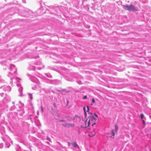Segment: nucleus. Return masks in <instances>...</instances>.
<instances>
[{
  "label": "nucleus",
  "mask_w": 151,
  "mask_h": 151,
  "mask_svg": "<svg viewBox=\"0 0 151 151\" xmlns=\"http://www.w3.org/2000/svg\"><path fill=\"white\" fill-rule=\"evenodd\" d=\"M95 135V133H94V134L93 135Z\"/></svg>",
  "instance_id": "24"
},
{
  "label": "nucleus",
  "mask_w": 151,
  "mask_h": 151,
  "mask_svg": "<svg viewBox=\"0 0 151 151\" xmlns=\"http://www.w3.org/2000/svg\"><path fill=\"white\" fill-rule=\"evenodd\" d=\"M64 118L68 121H70L72 119V118L71 117L68 116H64Z\"/></svg>",
  "instance_id": "5"
},
{
  "label": "nucleus",
  "mask_w": 151,
  "mask_h": 151,
  "mask_svg": "<svg viewBox=\"0 0 151 151\" xmlns=\"http://www.w3.org/2000/svg\"><path fill=\"white\" fill-rule=\"evenodd\" d=\"M79 119H80L81 121V120H82V118H79Z\"/></svg>",
  "instance_id": "22"
},
{
  "label": "nucleus",
  "mask_w": 151,
  "mask_h": 151,
  "mask_svg": "<svg viewBox=\"0 0 151 151\" xmlns=\"http://www.w3.org/2000/svg\"><path fill=\"white\" fill-rule=\"evenodd\" d=\"M74 125V123L70 124L69 123H68L67 127H73Z\"/></svg>",
  "instance_id": "7"
},
{
  "label": "nucleus",
  "mask_w": 151,
  "mask_h": 151,
  "mask_svg": "<svg viewBox=\"0 0 151 151\" xmlns=\"http://www.w3.org/2000/svg\"><path fill=\"white\" fill-rule=\"evenodd\" d=\"M92 102L93 103H95V100L94 99H92Z\"/></svg>",
  "instance_id": "16"
},
{
  "label": "nucleus",
  "mask_w": 151,
  "mask_h": 151,
  "mask_svg": "<svg viewBox=\"0 0 151 151\" xmlns=\"http://www.w3.org/2000/svg\"><path fill=\"white\" fill-rule=\"evenodd\" d=\"M142 121L143 122V124L145 125V121L143 120H142Z\"/></svg>",
  "instance_id": "18"
},
{
  "label": "nucleus",
  "mask_w": 151,
  "mask_h": 151,
  "mask_svg": "<svg viewBox=\"0 0 151 151\" xmlns=\"http://www.w3.org/2000/svg\"><path fill=\"white\" fill-rule=\"evenodd\" d=\"M144 117V115L143 114H141L140 117L141 119H142Z\"/></svg>",
  "instance_id": "13"
},
{
  "label": "nucleus",
  "mask_w": 151,
  "mask_h": 151,
  "mask_svg": "<svg viewBox=\"0 0 151 151\" xmlns=\"http://www.w3.org/2000/svg\"><path fill=\"white\" fill-rule=\"evenodd\" d=\"M53 105H54V106L55 107H56H56H57V106H56V104L55 103H54H54H53Z\"/></svg>",
  "instance_id": "19"
},
{
  "label": "nucleus",
  "mask_w": 151,
  "mask_h": 151,
  "mask_svg": "<svg viewBox=\"0 0 151 151\" xmlns=\"http://www.w3.org/2000/svg\"><path fill=\"white\" fill-rule=\"evenodd\" d=\"M41 110L42 112H43V108L42 106H41Z\"/></svg>",
  "instance_id": "17"
},
{
  "label": "nucleus",
  "mask_w": 151,
  "mask_h": 151,
  "mask_svg": "<svg viewBox=\"0 0 151 151\" xmlns=\"http://www.w3.org/2000/svg\"><path fill=\"white\" fill-rule=\"evenodd\" d=\"M85 109H86V107H85L84 106L83 107V110L84 111V114H85V115H86V111Z\"/></svg>",
  "instance_id": "11"
},
{
  "label": "nucleus",
  "mask_w": 151,
  "mask_h": 151,
  "mask_svg": "<svg viewBox=\"0 0 151 151\" xmlns=\"http://www.w3.org/2000/svg\"><path fill=\"white\" fill-rule=\"evenodd\" d=\"M86 107L87 108V112H88L89 111V107L88 106H86Z\"/></svg>",
  "instance_id": "14"
},
{
  "label": "nucleus",
  "mask_w": 151,
  "mask_h": 151,
  "mask_svg": "<svg viewBox=\"0 0 151 151\" xmlns=\"http://www.w3.org/2000/svg\"><path fill=\"white\" fill-rule=\"evenodd\" d=\"M68 101L67 102V103H68Z\"/></svg>",
  "instance_id": "25"
},
{
  "label": "nucleus",
  "mask_w": 151,
  "mask_h": 151,
  "mask_svg": "<svg viewBox=\"0 0 151 151\" xmlns=\"http://www.w3.org/2000/svg\"><path fill=\"white\" fill-rule=\"evenodd\" d=\"M91 105H92H92H93V104H91Z\"/></svg>",
  "instance_id": "23"
},
{
  "label": "nucleus",
  "mask_w": 151,
  "mask_h": 151,
  "mask_svg": "<svg viewBox=\"0 0 151 151\" xmlns=\"http://www.w3.org/2000/svg\"><path fill=\"white\" fill-rule=\"evenodd\" d=\"M87 98V96H84L83 97V99H86Z\"/></svg>",
  "instance_id": "20"
},
{
  "label": "nucleus",
  "mask_w": 151,
  "mask_h": 151,
  "mask_svg": "<svg viewBox=\"0 0 151 151\" xmlns=\"http://www.w3.org/2000/svg\"><path fill=\"white\" fill-rule=\"evenodd\" d=\"M29 96H30V99L31 100H32L33 99V98L32 94H29Z\"/></svg>",
  "instance_id": "15"
},
{
  "label": "nucleus",
  "mask_w": 151,
  "mask_h": 151,
  "mask_svg": "<svg viewBox=\"0 0 151 151\" xmlns=\"http://www.w3.org/2000/svg\"><path fill=\"white\" fill-rule=\"evenodd\" d=\"M71 144L74 146L75 148L78 147V145L75 142H73L71 143Z\"/></svg>",
  "instance_id": "6"
},
{
  "label": "nucleus",
  "mask_w": 151,
  "mask_h": 151,
  "mask_svg": "<svg viewBox=\"0 0 151 151\" xmlns=\"http://www.w3.org/2000/svg\"><path fill=\"white\" fill-rule=\"evenodd\" d=\"M118 129V127L116 125L115 127V131L116 132H117Z\"/></svg>",
  "instance_id": "10"
},
{
  "label": "nucleus",
  "mask_w": 151,
  "mask_h": 151,
  "mask_svg": "<svg viewBox=\"0 0 151 151\" xmlns=\"http://www.w3.org/2000/svg\"><path fill=\"white\" fill-rule=\"evenodd\" d=\"M94 115L96 117V119L97 118H98V115L96 114H94Z\"/></svg>",
  "instance_id": "21"
},
{
  "label": "nucleus",
  "mask_w": 151,
  "mask_h": 151,
  "mask_svg": "<svg viewBox=\"0 0 151 151\" xmlns=\"http://www.w3.org/2000/svg\"><path fill=\"white\" fill-rule=\"evenodd\" d=\"M88 120L87 119L84 122L85 126H83L84 128H86L89 127V126H87L88 125Z\"/></svg>",
  "instance_id": "4"
},
{
  "label": "nucleus",
  "mask_w": 151,
  "mask_h": 151,
  "mask_svg": "<svg viewBox=\"0 0 151 151\" xmlns=\"http://www.w3.org/2000/svg\"><path fill=\"white\" fill-rule=\"evenodd\" d=\"M128 10L129 11L133 10L134 11H137V10L136 9L134 6L132 4H130V6H129V7Z\"/></svg>",
  "instance_id": "2"
},
{
  "label": "nucleus",
  "mask_w": 151,
  "mask_h": 151,
  "mask_svg": "<svg viewBox=\"0 0 151 151\" xmlns=\"http://www.w3.org/2000/svg\"><path fill=\"white\" fill-rule=\"evenodd\" d=\"M90 115L88 117L87 119L88 120V125L87 126H89L90 124L92 126L95 124L97 119L95 118L93 114L89 113Z\"/></svg>",
  "instance_id": "1"
},
{
  "label": "nucleus",
  "mask_w": 151,
  "mask_h": 151,
  "mask_svg": "<svg viewBox=\"0 0 151 151\" xmlns=\"http://www.w3.org/2000/svg\"><path fill=\"white\" fill-rule=\"evenodd\" d=\"M62 125L63 126L65 127H67V126H67L68 123L67 122H65V123H64Z\"/></svg>",
  "instance_id": "9"
},
{
  "label": "nucleus",
  "mask_w": 151,
  "mask_h": 151,
  "mask_svg": "<svg viewBox=\"0 0 151 151\" xmlns=\"http://www.w3.org/2000/svg\"><path fill=\"white\" fill-rule=\"evenodd\" d=\"M123 8L124 7H125L126 8H127V10H128V9L129 8V6H127V5H123Z\"/></svg>",
  "instance_id": "12"
},
{
  "label": "nucleus",
  "mask_w": 151,
  "mask_h": 151,
  "mask_svg": "<svg viewBox=\"0 0 151 151\" xmlns=\"http://www.w3.org/2000/svg\"><path fill=\"white\" fill-rule=\"evenodd\" d=\"M57 122H65V120H62V119H58Z\"/></svg>",
  "instance_id": "8"
},
{
  "label": "nucleus",
  "mask_w": 151,
  "mask_h": 151,
  "mask_svg": "<svg viewBox=\"0 0 151 151\" xmlns=\"http://www.w3.org/2000/svg\"><path fill=\"white\" fill-rule=\"evenodd\" d=\"M109 134V137H110L112 138H114V137L115 134L114 132V130H112L111 132H110Z\"/></svg>",
  "instance_id": "3"
}]
</instances>
